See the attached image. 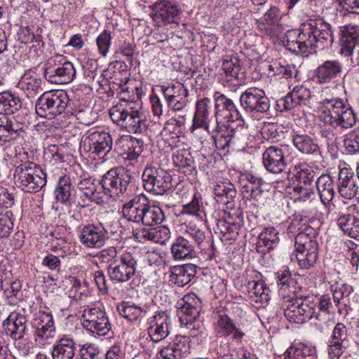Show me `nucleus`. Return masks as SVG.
<instances>
[{
  "label": "nucleus",
  "mask_w": 359,
  "mask_h": 359,
  "mask_svg": "<svg viewBox=\"0 0 359 359\" xmlns=\"http://www.w3.org/2000/svg\"><path fill=\"white\" fill-rule=\"evenodd\" d=\"M333 40L330 25L318 18L303 22L299 29L287 30L283 43L290 51L304 54L313 48L331 47Z\"/></svg>",
  "instance_id": "nucleus-1"
},
{
  "label": "nucleus",
  "mask_w": 359,
  "mask_h": 359,
  "mask_svg": "<svg viewBox=\"0 0 359 359\" xmlns=\"http://www.w3.org/2000/svg\"><path fill=\"white\" fill-rule=\"evenodd\" d=\"M317 117L325 126L348 130L356 123V116L351 107L338 97L325 98L318 102Z\"/></svg>",
  "instance_id": "nucleus-2"
},
{
  "label": "nucleus",
  "mask_w": 359,
  "mask_h": 359,
  "mask_svg": "<svg viewBox=\"0 0 359 359\" xmlns=\"http://www.w3.org/2000/svg\"><path fill=\"white\" fill-rule=\"evenodd\" d=\"M178 316L182 325L187 327L189 342L191 340L198 344H203L208 337L206 329L201 321L197 320L202 309V302L196 294L184 295L177 302Z\"/></svg>",
  "instance_id": "nucleus-3"
},
{
  "label": "nucleus",
  "mask_w": 359,
  "mask_h": 359,
  "mask_svg": "<svg viewBox=\"0 0 359 359\" xmlns=\"http://www.w3.org/2000/svg\"><path fill=\"white\" fill-rule=\"evenodd\" d=\"M119 105L109 111L111 121L130 133H143L147 129L146 118L141 111V103L121 99Z\"/></svg>",
  "instance_id": "nucleus-4"
},
{
  "label": "nucleus",
  "mask_w": 359,
  "mask_h": 359,
  "mask_svg": "<svg viewBox=\"0 0 359 359\" xmlns=\"http://www.w3.org/2000/svg\"><path fill=\"white\" fill-rule=\"evenodd\" d=\"M124 218L128 221L142 223L145 226H154L161 224L164 219L162 210L155 205H151L144 196H137L122 208Z\"/></svg>",
  "instance_id": "nucleus-5"
},
{
  "label": "nucleus",
  "mask_w": 359,
  "mask_h": 359,
  "mask_svg": "<svg viewBox=\"0 0 359 359\" xmlns=\"http://www.w3.org/2000/svg\"><path fill=\"white\" fill-rule=\"evenodd\" d=\"M131 172L123 167H118L108 170L100 182L104 195L116 198L129 194L134 189Z\"/></svg>",
  "instance_id": "nucleus-6"
},
{
  "label": "nucleus",
  "mask_w": 359,
  "mask_h": 359,
  "mask_svg": "<svg viewBox=\"0 0 359 359\" xmlns=\"http://www.w3.org/2000/svg\"><path fill=\"white\" fill-rule=\"evenodd\" d=\"M317 303L308 297H288L283 304L284 315L290 322L303 324L313 318L322 321V316L316 311Z\"/></svg>",
  "instance_id": "nucleus-7"
},
{
  "label": "nucleus",
  "mask_w": 359,
  "mask_h": 359,
  "mask_svg": "<svg viewBox=\"0 0 359 359\" xmlns=\"http://www.w3.org/2000/svg\"><path fill=\"white\" fill-rule=\"evenodd\" d=\"M14 183L25 192L36 193L46 184V174L32 162L20 164L14 172Z\"/></svg>",
  "instance_id": "nucleus-8"
},
{
  "label": "nucleus",
  "mask_w": 359,
  "mask_h": 359,
  "mask_svg": "<svg viewBox=\"0 0 359 359\" xmlns=\"http://www.w3.org/2000/svg\"><path fill=\"white\" fill-rule=\"evenodd\" d=\"M69 102V96L65 90L44 92L36 101V113L41 117L51 119L62 114Z\"/></svg>",
  "instance_id": "nucleus-9"
},
{
  "label": "nucleus",
  "mask_w": 359,
  "mask_h": 359,
  "mask_svg": "<svg viewBox=\"0 0 359 359\" xmlns=\"http://www.w3.org/2000/svg\"><path fill=\"white\" fill-rule=\"evenodd\" d=\"M217 116L210 99L204 97L198 100L191 132L196 136L199 135L201 130L206 133H215L218 129Z\"/></svg>",
  "instance_id": "nucleus-10"
},
{
  "label": "nucleus",
  "mask_w": 359,
  "mask_h": 359,
  "mask_svg": "<svg viewBox=\"0 0 359 359\" xmlns=\"http://www.w3.org/2000/svg\"><path fill=\"white\" fill-rule=\"evenodd\" d=\"M46 65L44 76L52 83H69L76 76V69L73 64L62 55L51 57Z\"/></svg>",
  "instance_id": "nucleus-11"
},
{
  "label": "nucleus",
  "mask_w": 359,
  "mask_h": 359,
  "mask_svg": "<svg viewBox=\"0 0 359 359\" xmlns=\"http://www.w3.org/2000/svg\"><path fill=\"white\" fill-rule=\"evenodd\" d=\"M107 269L111 280L116 283H127L133 279L137 273L136 255L130 252H124L120 255L118 260Z\"/></svg>",
  "instance_id": "nucleus-12"
},
{
  "label": "nucleus",
  "mask_w": 359,
  "mask_h": 359,
  "mask_svg": "<svg viewBox=\"0 0 359 359\" xmlns=\"http://www.w3.org/2000/svg\"><path fill=\"white\" fill-rule=\"evenodd\" d=\"M112 146L113 139L109 133L95 130L83 137L80 148L86 153L96 154L102 158L110 152Z\"/></svg>",
  "instance_id": "nucleus-13"
},
{
  "label": "nucleus",
  "mask_w": 359,
  "mask_h": 359,
  "mask_svg": "<svg viewBox=\"0 0 359 359\" xmlns=\"http://www.w3.org/2000/svg\"><path fill=\"white\" fill-rule=\"evenodd\" d=\"M81 320L86 330L100 336L107 334L111 328L105 311L98 307L85 309Z\"/></svg>",
  "instance_id": "nucleus-14"
},
{
  "label": "nucleus",
  "mask_w": 359,
  "mask_h": 359,
  "mask_svg": "<svg viewBox=\"0 0 359 359\" xmlns=\"http://www.w3.org/2000/svg\"><path fill=\"white\" fill-rule=\"evenodd\" d=\"M142 179L145 190L154 194L161 195L170 187V175L163 169L146 168Z\"/></svg>",
  "instance_id": "nucleus-15"
},
{
  "label": "nucleus",
  "mask_w": 359,
  "mask_h": 359,
  "mask_svg": "<svg viewBox=\"0 0 359 359\" xmlns=\"http://www.w3.org/2000/svg\"><path fill=\"white\" fill-rule=\"evenodd\" d=\"M240 102L247 112L265 114L271 107L265 92L258 88H248L240 97Z\"/></svg>",
  "instance_id": "nucleus-16"
},
{
  "label": "nucleus",
  "mask_w": 359,
  "mask_h": 359,
  "mask_svg": "<svg viewBox=\"0 0 359 359\" xmlns=\"http://www.w3.org/2000/svg\"><path fill=\"white\" fill-rule=\"evenodd\" d=\"M163 97L168 107L175 111H182L188 103V90L182 83L161 86Z\"/></svg>",
  "instance_id": "nucleus-17"
},
{
  "label": "nucleus",
  "mask_w": 359,
  "mask_h": 359,
  "mask_svg": "<svg viewBox=\"0 0 359 359\" xmlns=\"http://www.w3.org/2000/svg\"><path fill=\"white\" fill-rule=\"evenodd\" d=\"M147 333L151 341L158 343L170 333V319L163 311L156 312L148 319Z\"/></svg>",
  "instance_id": "nucleus-18"
},
{
  "label": "nucleus",
  "mask_w": 359,
  "mask_h": 359,
  "mask_svg": "<svg viewBox=\"0 0 359 359\" xmlns=\"http://www.w3.org/2000/svg\"><path fill=\"white\" fill-rule=\"evenodd\" d=\"M285 150L278 146H270L262 154V161L264 168L272 173H280L284 171L287 163L285 161Z\"/></svg>",
  "instance_id": "nucleus-19"
},
{
  "label": "nucleus",
  "mask_w": 359,
  "mask_h": 359,
  "mask_svg": "<svg viewBox=\"0 0 359 359\" xmlns=\"http://www.w3.org/2000/svg\"><path fill=\"white\" fill-rule=\"evenodd\" d=\"M107 238L106 230L94 224L85 225L80 231L79 240L88 248H99L104 245Z\"/></svg>",
  "instance_id": "nucleus-20"
},
{
  "label": "nucleus",
  "mask_w": 359,
  "mask_h": 359,
  "mask_svg": "<svg viewBox=\"0 0 359 359\" xmlns=\"http://www.w3.org/2000/svg\"><path fill=\"white\" fill-rule=\"evenodd\" d=\"M189 351V338L180 335L160 348L156 355L161 359H182L186 356Z\"/></svg>",
  "instance_id": "nucleus-21"
},
{
  "label": "nucleus",
  "mask_w": 359,
  "mask_h": 359,
  "mask_svg": "<svg viewBox=\"0 0 359 359\" xmlns=\"http://www.w3.org/2000/svg\"><path fill=\"white\" fill-rule=\"evenodd\" d=\"M357 180L353 172L343 168L339 170L338 176V192L344 199H353L358 192Z\"/></svg>",
  "instance_id": "nucleus-22"
},
{
  "label": "nucleus",
  "mask_w": 359,
  "mask_h": 359,
  "mask_svg": "<svg viewBox=\"0 0 359 359\" xmlns=\"http://www.w3.org/2000/svg\"><path fill=\"white\" fill-rule=\"evenodd\" d=\"M214 197L216 201L226 206V210H233L237 191L236 187L229 180L217 182L213 187Z\"/></svg>",
  "instance_id": "nucleus-23"
},
{
  "label": "nucleus",
  "mask_w": 359,
  "mask_h": 359,
  "mask_svg": "<svg viewBox=\"0 0 359 359\" xmlns=\"http://www.w3.org/2000/svg\"><path fill=\"white\" fill-rule=\"evenodd\" d=\"M32 326L39 339L48 340L53 338L55 334L53 318L50 313L39 311L33 319Z\"/></svg>",
  "instance_id": "nucleus-24"
},
{
  "label": "nucleus",
  "mask_w": 359,
  "mask_h": 359,
  "mask_svg": "<svg viewBox=\"0 0 359 359\" xmlns=\"http://www.w3.org/2000/svg\"><path fill=\"white\" fill-rule=\"evenodd\" d=\"M27 320L24 315L13 312L4 321L5 332L14 340L22 339L26 334Z\"/></svg>",
  "instance_id": "nucleus-25"
},
{
  "label": "nucleus",
  "mask_w": 359,
  "mask_h": 359,
  "mask_svg": "<svg viewBox=\"0 0 359 359\" xmlns=\"http://www.w3.org/2000/svg\"><path fill=\"white\" fill-rule=\"evenodd\" d=\"M342 64L337 60H328L318 65L314 71L315 77L320 83H328L342 72Z\"/></svg>",
  "instance_id": "nucleus-26"
},
{
  "label": "nucleus",
  "mask_w": 359,
  "mask_h": 359,
  "mask_svg": "<svg viewBox=\"0 0 359 359\" xmlns=\"http://www.w3.org/2000/svg\"><path fill=\"white\" fill-rule=\"evenodd\" d=\"M170 252L174 260L177 262L190 259L196 255L192 241L182 235L175 238L171 245Z\"/></svg>",
  "instance_id": "nucleus-27"
},
{
  "label": "nucleus",
  "mask_w": 359,
  "mask_h": 359,
  "mask_svg": "<svg viewBox=\"0 0 359 359\" xmlns=\"http://www.w3.org/2000/svg\"><path fill=\"white\" fill-rule=\"evenodd\" d=\"M296 245V259L299 267L302 269H309L313 267L318 257V243Z\"/></svg>",
  "instance_id": "nucleus-28"
},
{
  "label": "nucleus",
  "mask_w": 359,
  "mask_h": 359,
  "mask_svg": "<svg viewBox=\"0 0 359 359\" xmlns=\"http://www.w3.org/2000/svg\"><path fill=\"white\" fill-rule=\"evenodd\" d=\"M215 330L219 336L224 337L231 336L233 340L238 342L241 341L244 336V333L237 328L233 320L226 314L218 316L215 323Z\"/></svg>",
  "instance_id": "nucleus-29"
},
{
  "label": "nucleus",
  "mask_w": 359,
  "mask_h": 359,
  "mask_svg": "<svg viewBox=\"0 0 359 359\" xmlns=\"http://www.w3.org/2000/svg\"><path fill=\"white\" fill-rule=\"evenodd\" d=\"M78 189L81 192V197L84 198L83 201L95 202L97 204H100L104 201L103 198L104 193L103 189L101 190L102 187L96 184L95 180L91 178H85L81 180L78 183Z\"/></svg>",
  "instance_id": "nucleus-30"
},
{
  "label": "nucleus",
  "mask_w": 359,
  "mask_h": 359,
  "mask_svg": "<svg viewBox=\"0 0 359 359\" xmlns=\"http://www.w3.org/2000/svg\"><path fill=\"white\" fill-rule=\"evenodd\" d=\"M134 237L142 242L143 239L149 240L155 243H165L170 237V229L165 226L157 228L135 229L133 231Z\"/></svg>",
  "instance_id": "nucleus-31"
},
{
  "label": "nucleus",
  "mask_w": 359,
  "mask_h": 359,
  "mask_svg": "<svg viewBox=\"0 0 359 359\" xmlns=\"http://www.w3.org/2000/svg\"><path fill=\"white\" fill-rule=\"evenodd\" d=\"M340 43L346 55L351 54L359 45V27L350 24L341 27Z\"/></svg>",
  "instance_id": "nucleus-32"
},
{
  "label": "nucleus",
  "mask_w": 359,
  "mask_h": 359,
  "mask_svg": "<svg viewBox=\"0 0 359 359\" xmlns=\"http://www.w3.org/2000/svg\"><path fill=\"white\" fill-rule=\"evenodd\" d=\"M301 277L294 274L287 270L279 271L276 273L277 285L280 292L285 295L287 293H293L296 295L301 290V286L298 284V279Z\"/></svg>",
  "instance_id": "nucleus-33"
},
{
  "label": "nucleus",
  "mask_w": 359,
  "mask_h": 359,
  "mask_svg": "<svg viewBox=\"0 0 359 359\" xmlns=\"http://www.w3.org/2000/svg\"><path fill=\"white\" fill-rule=\"evenodd\" d=\"M41 79L31 72H26L20 78L17 87L22 90L27 97H34L41 88Z\"/></svg>",
  "instance_id": "nucleus-34"
},
{
  "label": "nucleus",
  "mask_w": 359,
  "mask_h": 359,
  "mask_svg": "<svg viewBox=\"0 0 359 359\" xmlns=\"http://www.w3.org/2000/svg\"><path fill=\"white\" fill-rule=\"evenodd\" d=\"M292 142L302 154L316 155L319 153L320 149L316 140L306 133H294Z\"/></svg>",
  "instance_id": "nucleus-35"
},
{
  "label": "nucleus",
  "mask_w": 359,
  "mask_h": 359,
  "mask_svg": "<svg viewBox=\"0 0 359 359\" xmlns=\"http://www.w3.org/2000/svg\"><path fill=\"white\" fill-rule=\"evenodd\" d=\"M196 273V266L192 264L177 266L172 269L170 280L179 287L187 285Z\"/></svg>",
  "instance_id": "nucleus-36"
},
{
  "label": "nucleus",
  "mask_w": 359,
  "mask_h": 359,
  "mask_svg": "<svg viewBox=\"0 0 359 359\" xmlns=\"http://www.w3.org/2000/svg\"><path fill=\"white\" fill-rule=\"evenodd\" d=\"M226 135L229 137L232 145L243 142L248 140V128L244 126V121L240 119L229 120L226 127Z\"/></svg>",
  "instance_id": "nucleus-37"
},
{
  "label": "nucleus",
  "mask_w": 359,
  "mask_h": 359,
  "mask_svg": "<svg viewBox=\"0 0 359 359\" xmlns=\"http://www.w3.org/2000/svg\"><path fill=\"white\" fill-rule=\"evenodd\" d=\"M76 351L74 341L72 338L64 337L54 345L52 357L53 359H76Z\"/></svg>",
  "instance_id": "nucleus-38"
},
{
  "label": "nucleus",
  "mask_w": 359,
  "mask_h": 359,
  "mask_svg": "<svg viewBox=\"0 0 359 359\" xmlns=\"http://www.w3.org/2000/svg\"><path fill=\"white\" fill-rule=\"evenodd\" d=\"M152 9L156 12V16L160 18L165 23H173L179 13L177 6L167 0L156 2L152 6Z\"/></svg>",
  "instance_id": "nucleus-39"
},
{
  "label": "nucleus",
  "mask_w": 359,
  "mask_h": 359,
  "mask_svg": "<svg viewBox=\"0 0 359 359\" xmlns=\"http://www.w3.org/2000/svg\"><path fill=\"white\" fill-rule=\"evenodd\" d=\"M298 175L299 183L294 187L293 191L294 195L297 196L296 199L306 201L310 198L311 194L308 184L313 180L314 175L308 168L301 169L298 172Z\"/></svg>",
  "instance_id": "nucleus-40"
},
{
  "label": "nucleus",
  "mask_w": 359,
  "mask_h": 359,
  "mask_svg": "<svg viewBox=\"0 0 359 359\" xmlns=\"http://www.w3.org/2000/svg\"><path fill=\"white\" fill-rule=\"evenodd\" d=\"M316 184L322 203L329 205L335 193L333 180L329 175H323L317 179Z\"/></svg>",
  "instance_id": "nucleus-41"
},
{
  "label": "nucleus",
  "mask_w": 359,
  "mask_h": 359,
  "mask_svg": "<svg viewBox=\"0 0 359 359\" xmlns=\"http://www.w3.org/2000/svg\"><path fill=\"white\" fill-rule=\"evenodd\" d=\"M73 191L74 188L69 176L60 177L54 191L55 199L62 204H69Z\"/></svg>",
  "instance_id": "nucleus-42"
},
{
  "label": "nucleus",
  "mask_w": 359,
  "mask_h": 359,
  "mask_svg": "<svg viewBox=\"0 0 359 359\" xmlns=\"http://www.w3.org/2000/svg\"><path fill=\"white\" fill-rule=\"evenodd\" d=\"M214 99L216 115H219V111L222 109H224L229 113V118H231V120L240 119L242 117L233 101L226 95L215 93Z\"/></svg>",
  "instance_id": "nucleus-43"
},
{
  "label": "nucleus",
  "mask_w": 359,
  "mask_h": 359,
  "mask_svg": "<svg viewBox=\"0 0 359 359\" xmlns=\"http://www.w3.org/2000/svg\"><path fill=\"white\" fill-rule=\"evenodd\" d=\"M248 293L250 299L258 303L269 302L270 290L263 281H250L248 284Z\"/></svg>",
  "instance_id": "nucleus-44"
},
{
  "label": "nucleus",
  "mask_w": 359,
  "mask_h": 359,
  "mask_svg": "<svg viewBox=\"0 0 359 359\" xmlns=\"http://www.w3.org/2000/svg\"><path fill=\"white\" fill-rule=\"evenodd\" d=\"M22 132V127L5 116L0 117V140L8 142L15 139Z\"/></svg>",
  "instance_id": "nucleus-45"
},
{
  "label": "nucleus",
  "mask_w": 359,
  "mask_h": 359,
  "mask_svg": "<svg viewBox=\"0 0 359 359\" xmlns=\"http://www.w3.org/2000/svg\"><path fill=\"white\" fill-rule=\"evenodd\" d=\"M337 226L345 234L359 241V219L355 216L341 215L337 219Z\"/></svg>",
  "instance_id": "nucleus-46"
},
{
  "label": "nucleus",
  "mask_w": 359,
  "mask_h": 359,
  "mask_svg": "<svg viewBox=\"0 0 359 359\" xmlns=\"http://www.w3.org/2000/svg\"><path fill=\"white\" fill-rule=\"evenodd\" d=\"M284 355V359H317L316 348L304 344L290 346Z\"/></svg>",
  "instance_id": "nucleus-47"
},
{
  "label": "nucleus",
  "mask_w": 359,
  "mask_h": 359,
  "mask_svg": "<svg viewBox=\"0 0 359 359\" xmlns=\"http://www.w3.org/2000/svg\"><path fill=\"white\" fill-rule=\"evenodd\" d=\"M21 108L20 98L9 92L0 93V114H12Z\"/></svg>",
  "instance_id": "nucleus-48"
},
{
  "label": "nucleus",
  "mask_w": 359,
  "mask_h": 359,
  "mask_svg": "<svg viewBox=\"0 0 359 359\" xmlns=\"http://www.w3.org/2000/svg\"><path fill=\"white\" fill-rule=\"evenodd\" d=\"M280 242L279 233L273 227L265 228L258 236V244L271 250L276 248Z\"/></svg>",
  "instance_id": "nucleus-49"
},
{
  "label": "nucleus",
  "mask_w": 359,
  "mask_h": 359,
  "mask_svg": "<svg viewBox=\"0 0 359 359\" xmlns=\"http://www.w3.org/2000/svg\"><path fill=\"white\" fill-rule=\"evenodd\" d=\"M239 225L235 222H227L226 219H217L214 227L215 232L219 233L226 240H235L239 231Z\"/></svg>",
  "instance_id": "nucleus-50"
},
{
  "label": "nucleus",
  "mask_w": 359,
  "mask_h": 359,
  "mask_svg": "<svg viewBox=\"0 0 359 359\" xmlns=\"http://www.w3.org/2000/svg\"><path fill=\"white\" fill-rule=\"evenodd\" d=\"M118 309L119 313L130 321L137 320L139 317L145 315L148 311V308L146 306L141 307L135 304H129L124 302Z\"/></svg>",
  "instance_id": "nucleus-51"
},
{
  "label": "nucleus",
  "mask_w": 359,
  "mask_h": 359,
  "mask_svg": "<svg viewBox=\"0 0 359 359\" xmlns=\"http://www.w3.org/2000/svg\"><path fill=\"white\" fill-rule=\"evenodd\" d=\"M172 162L178 170L191 167L194 161L191 153L185 149L173 150Z\"/></svg>",
  "instance_id": "nucleus-52"
},
{
  "label": "nucleus",
  "mask_w": 359,
  "mask_h": 359,
  "mask_svg": "<svg viewBox=\"0 0 359 359\" xmlns=\"http://www.w3.org/2000/svg\"><path fill=\"white\" fill-rule=\"evenodd\" d=\"M222 68L227 76L237 79L241 81L243 80V77L240 76L242 70L241 61L236 56H231L225 59L222 62Z\"/></svg>",
  "instance_id": "nucleus-53"
},
{
  "label": "nucleus",
  "mask_w": 359,
  "mask_h": 359,
  "mask_svg": "<svg viewBox=\"0 0 359 359\" xmlns=\"http://www.w3.org/2000/svg\"><path fill=\"white\" fill-rule=\"evenodd\" d=\"M299 233L295 238V245H311V243H318L316 237L317 232L315 229L306 224L302 225L298 228Z\"/></svg>",
  "instance_id": "nucleus-54"
},
{
  "label": "nucleus",
  "mask_w": 359,
  "mask_h": 359,
  "mask_svg": "<svg viewBox=\"0 0 359 359\" xmlns=\"http://www.w3.org/2000/svg\"><path fill=\"white\" fill-rule=\"evenodd\" d=\"M62 286L67 290L69 297L80 299L83 293L81 282L74 276H66L62 281Z\"/></svg>",
  "instance_id": "nucleus-55"
},
{
  "label": "nucleus",
  "mask_w": 359,
  "mask_h": 359,
  "mask_svg": "<svg viewBox=\"0 0 359 359\" xmlns=\"http://www.w3.org/2000/svg\"><path fill=\"white\" fill-rule=\"evenodd\" d=\"M192 241L197 246L201 247L205 239V231L195 224H189L186 226L185 231L182 235Z\"/></svg>",
  "instance_id": "nucleus-56"
},
{
  "label": "nucleus",
  "mask_w": 359,
  "mask_h": 359,
  "mask_svg": "<svg viewBox=\"0 0 359 359\" xmlns=\"http://www.w3.org/2000/svg\"><path fill=\"white\" fill-rule=\"evenodd\" d=\"M95 257L100 263L108 264V267H111L118 260L120 255L114 247H108L100 251Z\"/></svg>",
  "instance_id": "nucleus-57"
},
{
  "label": "nucleus",
  "mask_w": 359,
  "mask_h": 359,
  "mask_svg": "<svg viewBox=\"0 0 359 359\" xmlns=\"http://www.w3.org/2000/svg\"><path fill=\"white\" fill-rule=\"evenodd\" d=\"M203 203L200 196L194 194L191 202L182 205V214L201 217Z\"/></svg>",
  "instance_id": "nucleus-58"
},
{
  "label": "nucleus",
  "mask_w": 359,
  "mask_h": 359,
  "mask_svg": "<svg viewBox=\"0 0 359 359\" xmlns=\"http://www.w3.org/2000/svg\"><path fill=\"white\" fill-rule=\"evenodd\" d=\"M344 144L350 154L359 153V129L352 130L345 135Z\"/></svg>",
  "instance_id": "nucleus-59"
},
{
  "label": "nucleus",
  "mask_w": 359,
  "mask_h": 359,
  "mask_svg": "<svg viewBox=\"0 0 359 359\" xmlns=\"http://www.w3.org/2000/svg\"><path fill=\"white\" fill-rule=\"evenodd\" d=\"M259 29L266 35L271 38H278L284 32L285 28L280 22H272L271 24H258Z\"/></svg>",
  "instance_id": "nucleus-60"
},
{
  "label": "nucleus",
  "mask_w": 359,
  "mask_h": 359,
  "mask_svg": "<svg viewBox=\"0 0 359 359\" xmlns=\"http://www.w3.org/2000/svg\"><path fill=\"white\" fill-rule=\"evenodd\" d=\"M111 32L108 30H104L102 32L96 39L98 52L104 57H105L109 52V49L111 46Z\"/></svg>",
  "instance_id": "nucleus-61"
},
{
  "label": "nucleus",
  "mask_w": 359,
  "mask_h": 359,
  "mask_svg": "<svg viewBox=\"0 0 359 359\" xmlns=\"http://www.w3.org/2000/svg\"><path fill=\"white\" fill-rule=\"evenodd\" d=\"M222 132V128L218 124V129L215 131V133H207L208 135H210V139L215 142L216 147L218 149H224L226 147H230L232 145L231 142H229L230 140L229 137L226 135V131L225 130L223 134L219 136V134Z\"/></svg>",
  "instance_id": "nucleus-62"
},
{
  "label": "nucleus",
  "mask_w": 359,
  "mask_h": 359,
  "mask_svg": "<svg viewBox=\"0 0 359 359\" xmlns=\"http://www.w3.org/2000/svg\"><path fill=\"white\" fill-rule=\"evenodd\" d=\"M330 340L346 344L348 341V330L346 325L338 323L332 331Z\"/></svg>",
  "instance_id": "nucleus-63"
},
{
  "label": "nucleus",
  "mask_w": 359,
  "mask_h": 359,
  "mask_svg": "<svg viewBox=\"0 0 359 359\" xmlns=\"http://www.w3.org/2000/svg\"><path fill=\"white\" fill-rule=\"evenodd\" d=\"M346 349V344L330 340L328 357L330 359H339Z\"/></svg>",
  "instance_id": "nucleus-64"
}]
</instances>
